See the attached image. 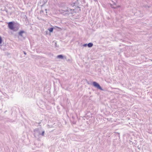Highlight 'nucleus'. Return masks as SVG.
<instances>
[{"mask_svg":"<svg viewBox=\"0 0 152 152\" xmlns=\"http://www.w3.org/2000/svg\"><path fill=\"white\" fill-rule=\"evenodd\" d=\"M8 26L10 29L15 31H17L19 28L18 27L14 26L13 23L11 22L8 23Z\"/></svg>","mask_w":152,"mask_h":152,"instance_id":"obj_1","label":"nucleus"},{"mask_svg":"<svg viewBox=\"0 0 152 152\" xmlns=\"http://www.w3.org/2000/svg\"><path fill=\"white\" fill-rule=\"evenodd\" d=\"M62 10L65 12H67V13H72V11H74L75 10L74 9H72L70 8H69L67 7L63 8Z\"/></svg>","mask_w":152,"mask_h":152,"instance_id":"obj_2","label":"nucleus"},{"mask_svg":"<svg viewBox=\"0 0 152 152\" xmlns=\"http://www.w3.org/2000/svg\"><path fill=\"white\" fill-rule=\"evenodd\" d=\"M93 85L96 88L99 89L101 90H103V89H102V87L100 86L99 85L96 83V82H94L93 83Z\"/></svg>","mask_w":152,"mask_h":152,"instance_id":"obj_3","label":"nucleus"},{"mask_svg":"<svg viewBox=\"0 0 152 152\" xmlns=\"http://www.w3.org/2000/svg\"><path fill=\"white\" fill-rule=\"evenodd\" d=\"M34 132H35L34 136L35 137H36L37 134H38L39 135H41V134L40 131H39L38 129H35L34 130Z\"/></svg>","mask_w":152,"mask_h":152,"instance_id":"obj_4","label":"nucleus"},{"mask_svg":"<svg viewBox=\"0 0 152 152\" xmlns=\"http://www.w3.org/2000/svg\"><path fill=\"white\" fill-rule=\"evenodd\" d=\"M78 1H75V2L72 3L71 5V6L73 7L74 6H75L76 7H77L78 8H79V6H78Z\"/></svg>","mask_w":152,"mask_h":152,"instance_id":"obj_5","label":"nucleus"},{"mask_svg":"<svg viewBox=\"0 0 152 152\" xmlns=\"http://www.w3.org/2000/svg\"><path fill=\"white\" fill-rule=\"evenodd\" d=\"M25 33V31H20L19 33V35L23 37V34Z\"/></svg>","mask_w":152,"mask_h":152,"instance_id":"obj_6","label":"nucleus"},{"mask_svg":"<svg viewBox=\"0 0 152 152\" xmlns=\"http://www.w3.org/2000/svg\"><path fill=\"white\" fill-rule=\"evenodd\" d=\"M64 56L62 55H58L57 56V58H60V59H63V58Z\"/></svg>","mask_w":152,"mask_h":152,"instance_id":"obj_7","label":"nucleus"},{"mask_svg":"<svg viewBox=\"0 0 152 152\" xmlns=\"http://www.w3.org/2000/svg\"><path fill=\"white\" fill-rule=\"evenodd\" d=\"M111 7H112L113 8H114V9H115V8H117V7H119V6H116L115 4L114 5H113L111 4Z\"/></svg>","mask_w":152,"mask_h":152,"instance_id":"obj_8","label":"nucleus"},{"mask_svg":"<svg viewBox=\"0 0 152 152\" xmlns=\"http://www.w3.org/2000/svg\"><path fill=\"white\" fill-rule=\"evenodd\" d=\"M93 45V44L92 43H89L87 45V46L89 48L91 47Z\"/></svg>","mask_w":152,"mask_h":152,"instance_id":"obj_9","label":"nucleus"},{"mask_svg":"<svg viewBox=\"0 0 152 152\" xmlns=\"http://www.w3.org/2000/svg\"><path fill=\"white\" fill-rule=\"evenodd\" d=\"M53 28H48V30L50 31V32H51L53 31Z\"/></svg>","mask_w":152,"mask_h":152,"instance_id":"obj_10","label":"nucleus"},{"mask_svg":"<svg viewBox=\"0 0 152 152\" xmlns=\"http://www.w3.org/2000/svg\"><path fill=\"white\" fill-rule=\"evenodd\" d=\"M2 39L1 38V37L0 36V44L2 43Z\"/></svg>","mask_w":152,"mask_h":152,"instance_id":"obj_11","label":"nucleus"},{"mask_svg":"<svg viewBox=\"0 0 152 152\" xmlns=\"http://www.w3.org/2000/svg\"><path fill=\"white\" fill-rule=\"evenodd\" d=\"M45 133V131H43L42 132V133H41V135H42V136H43L44 135V134Z\"/></svg>","mask_w":152,"mask_h":152,"instance_id":"obj_12","label":"nucleus"},{"mask_svg":"<svg viewBox=\"0 0 152 152\" xmlns=\"http://www.w3.org/2000/svg\"><path fill=\"white\" fill-rule=\"evenodd\" d=\"M87 45L88 44H84L83 45V46L84 47H86Z\"/></svg>","mask_w":152,"mask_h":152,"instance_id":"obj_13","label":"nucleus"},{"mask_svg":"<svg viewBox=\"0 0 152 152\" xmlns=\"http://www.w3.org/2000/svg\"><path fill=\"white\" fill-rule=\"evenodd\" d=\"M23 53H24L25 55H26V53L25 52V51H23Z\"/></svg>","mask_w":152,"mask_h":152,"instance_id":"obj_14","label":"nucleus"}]
</instances>
